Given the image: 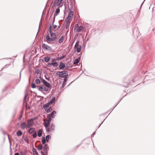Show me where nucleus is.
<instances>
[{"instance_id": "nucleus-30", "label": "nucleus", "mask_w": 155, "mask_h": 155, "mask_svg": "<svg viewBox=\"0 0 155 155\" xmlns=\"http://www.w3.org/2000/svg\"><path fill=\"white\" fill-rule=\"evenodd\" d=\"M50 104L48 102V103L45 104V105H44L43 108H47V107H48L49 106V105Z\"/></svg>"}, {"instance_id": "nucleus-45", "label": "nucleus", "mask_w": 155, "mask_h": 155, "mask_svg": "<svg viewBox=\"0 0 155 155\" xmlns=\"http://www.w3.org/2000/svg\"><path fill=\"white\" fill-rule=\"evenodd\" d=\"M51 61L52 62H54L55 61V59H54L53 58H51Z\"/></svg>"}, {"instance_id": "nucleus-47", "label": "nucleus", "mask_w": 155, "mask_h": 155, "mask_svg": "<svg viewBox=\"0 0 155 155\" xmlns=\"http://www.w3.org/2000/svg\"><path fill=\"white\" fill-rule=\"evenodd\" d=\"M53 28L54 29H55L57 27V26L56 25H53Z\"/></svg>"}, {"instance_id": "nucleus-6", "label": "nucleus", "mask_w": 155, "mask_h": 155, "mask_svg": "<svg viewBox=\"0 0 155 155\" xmlns=\"http://www.w3.org/2000/svg\"><path fill=\"white\" fill-rule=\"evenodd\" d=\"M42 47L44 50L49 51H51L52 50V48L50 46L45 43L43 44Z\"/></svg>"}, {"instance_id": "nucleus-40", "label": "nucleus", "mask_w": 155, "mask_h": 155, "mask_svg": "<svg viewBox=\"0 0 155 155\" xmlns=\"http://www.w3.org/2000/svg\"><path fill=\"white\" fill-rule=\"evenodd\" d=\"M32 136L34 138H35L37 136V133L36 132H35L32 135Z\"/></svg>"}, {"instance_id": "nucleus-25", "label": "nucleus", "mask_w": 155, "mask_h": 155, "mask_svg": "<svg viewBox=\"0 0 155 155\" xmlns=\"http://www.w3.org/2000/svg\"><path fill=\"white\" fill-rule=\"evenodd\" d=\"M35 82L36 84L38 85L40 84L41 83L40 81L38 78H37L35 79Z\"/></svg>"}, {"instance_id": "nucleus-17", "label": "nucleus", "mask_w": 155, "mask_h": 155, "mask_svg": "<svg viewBox=\"0 0 155 155\" xmlns=\"http://www.w3.org/2000/svg\"><path fill=\"white\" fill-rule=\"evenodd\" d=\"M38 88V90L41 92H43L44 91L43 88V87L42 85H38L37 86V87Z\"/></svg>"}, {"instance_id": "nucleus-22", "label": "nucleus", "mask_w": 155, "mask_h": 155, "mask_svg": "<svg viewBox=\"0 0 155 155\" xmlns=\"http://www.w3.org/2000/svg\"><path fill=\"white\" fill-rule=\"evenodd\" d=\"M42 135V131L41 130H38V136L39 137H41Z\"/></svg>"}, {"instance_id": "nucleus-50", "label": "nucleus", "mask_w": 155, "mask_h": 155, "mask_svg": "<svg viewBox=\"0 0 155 155\" xmlns=\"http://www.w3.org/2000/svg\"><path fill=\"white\" fill-rule=\"evenodd\" d=\"M30 126H29V125H28H28H26V127L29 128Z\"/></svg>"}, {"instance_id": "nucleus-2", "label": "nucleus", "mask_w": 155, "mask_h": 155, "mask_svg": "<svg viewBox=\"0 0 155 155\" xmlns=\"http://www.w3.org/2000/svg\"><path fill=\"white\" fill-rule=\"evenodd\" d=\"M57 75H58L60 78H67L68 74L67 73H66L65 71H58L56 73Z\"/></svg>"}, {"instance_id": "nucleus-16", "label": "nucleus", "mask_w": 155, "mask_h": 155, "mask_svg": "<svg viewBox=\"0 0 155 155\" xmlns=\"http://www.w3.org/2000/svg\"><path fill=\"white\" fill-rule=\"evenodd\" d=\"M65 65L64 63L61 62L60 63V64L59 66V68L60 69H62L64 68L65 67Z\"/></svg>"}, {"instance_id": "nucleus-44", "label": "nucleus", "mask_w": 155, "mask_h": 155, "mask_svg": "<svg viewBox=\"0 0 155 155\" xmlns=\"http://www.w3.org/2000/svg\"><path fill=\"white\" fill-rule=\"evenodd\" d=\"M78 24H76L75 25V26H74V29L76 30V29L77 28H78Z\"/></svg>"}, {"instance_id": "nucleus-24", "label": "nucleus", "mask_w": 155, "mask_h": 155, "mask_svg": "<svg viewBox=\"0 0 155 155\" xmlns=\"http://www.w3.org/2000/svg\"><path fill=\"white\" fill-rule=\"evenodd\" d=\"M16 134L18 136H20L22 135V133L21 130H19L17 132Z\"/></svg>"}, {"instance_id": "nucleus-53", "label": "nucleus", "mask_w": 155, "mask_h": 155, "mask_svg": "<svg viewBox=\"0 0 155 155\" xmlns=\"http://www.w3.org/2000/svg\"><path fill=\"white\" fill-rule=\"evenodd\" d=\"M21 71H20V78H21Z\"/></svg>"}, {"instance_id": "nucleus-51", "label": "nucleus", "mask_w": 155, "mask_h": 155, "mask_svg": "<svg viewBox=\"0 0 155 155\" xmlns=\"http://www.w3.org/2000/svg\"><path fill=\"white\" fill-rule=\"evenodd\" d=\"M15 155H19V154L18 153H15Z\"/></svg>"}, {"instance_id": "nucleus-4", "label": "nucleus", "mask_w": 155, "mask_h": 155, "mask_svg": "<svg viewBox=\"0 0 155 155\" xmlns=\"http://www.w3.org/2000/svg\"><path fill=\"white\" fill-rule=\"evenodd\" d=\"M49 149V147L47 144L45 145L44 147L43 148V150L44 152L42 151H41V153L42 155H45V153H47L48 150Z\"/></svg>"}, {"instance_id": "nucleus-32", "label": "nucleus", "mask_w": 155, "mask_h": 155, "mask_svg": "<svg viewBox=\"0 0 155 155\" xmlns=\"http://www.w3.org/2000/svg\"><path fill=\"white\" fill-rule=\"evenodd\" d=\"M42 143L43 144H45L46 143V140L44 137H43L42 138Z\"/></svg>"}, {"instance_id": "nucleus-8", "label": "nucleus", "mask_w": 155, "mask_h": 155, "mask_svg": "<svg viewBox=\"0 0 155 155\" xmlns=\"http://www.w3.org/2000/svg\"><path fill=\"white\" fill-rule=\"evenodd\" d=\"M42 81L43 83L45 85V86L46 87H50L51 85L48 82L46 81L44 79H42Z\"/></svg>"}, {"instance_id": "nucleus-13", "label": "nucleus", "mask_w": 155, "mask_h": 155, "mask_svg": "<svg viewBox=\"0 0 155 155\" xmlns=\"http://www.w3.org/2000/svg\"><path fill=\"white\" fill-rule=\"evenodd\" d=\"M51 121V120L48 119L47 120V121L45 123L44 126L46 128L48 127L49 123Z\"/></svg>"}, {"instance_id": "nucleus-37", "label": "nucleus", "mask_w": 155, "mask_h": 155, "mask_svg": "<svg viewBox=\"0 0 155 155\" xmlns=\"http://www.w3.org/2000/svg\"><path fill=\"white\" fill-rule=\"evenodd\" d=\"M42 144H40L39 146L37 147L38 149L39 150H40L42 149Z\"/></svg>"}, {"instance_id": "nucleus-52", "label": "nucleus", "mask_w": 155, "mask_h": 155, "mask_svg": "<svg viewBox=\"0 0 155 155\" xmlns=\"http://www.w3.org/2000/svg\"><path fill=\"white\" fill-rule=\"evenodd\" d=\"M45 11V10H44L43 11V12H42V15H43V14H44V11Z\"/></svg>"}, {"instance_id": "nucleus-43", "label": "nucleus", "mask_w": 155, "mask_h": 155, "mask_svg": "<svg viewBox=\"0 0 155 155\" xmlns=\"http://www.w3.org/2000/svg\"><path fill=\"white\" fill-rule=\"evenodd\" d=\"M65 55H63L62 56H61L59 58V59L60 60H61L63 58H65Z\"/></svg>"}, {"instance_id": "nucleus-27", "label": "nucleus", "mask_w": 155, "mask_h": 155, "mask_svg": "<svg viewBox=\"0 0 155 155\" xmlns=\"http://www.w3.org/2000/svg\"><path fill=\"white\" fill-rule=\"evenodd\" d=\"M79 59H80V57H79L78 58L76 59L74 61V64H78L79 61Z\"/></svg>"}, {"instance_id": "nucleus-10", "label": "nucleus", "mask_w": 155, "mask_h": 155, "mask_svg": "<svg viewBox=\"0 0 155 155\" xmlns=\"http://www.w3.org/2000/svg\"><path fill=\"white\" fill-rule=\"evenodd\" d=\"M48 65H52L54 67H57L58 66V63L57 62H54L48 63Z\"/></svg>"}, {"instance_id": "nucleus-19", "label": "nucleus", "mask_w": 155, "mask_h": 155, "mask_svg": "<svg viewBox=\"0 0 155 155\" xmlns=\"http://www.w3.org/2000/svg\"><path fill=\"white\" fill-rule=\"evenodd\" d=\"M35 129L34 128H30L28 130V132L30 134H32L34 131Z\"/></svg>"}, {"instance_id": "nucleus-54", "label": "nucleus", "mask_w": 155, "mask_h": 155, "mask_svg": "<svg viewBox=\"0 0 155 155\" xmlns=\"http://www.w3.org/2000/svg\"><path fill=\"white\" fill-rule=\"evenodd\" d=\"M21 117H22V116H21L20 117H19V118H20H20H21Z\"/></svg>"}, {"instance_id": "nucleus-56", "label": "nucleus", "mask_w": 155, "mask_h": 155, "mask_svg": "<svg viewBox=\"0 0 155 155\" xmlns=\"http://www.w3.org/2000/svg\"><path fill=\"white\" fill-rule=\"evenodd\" d=\"M55 18V16H54V19Z\"/></svg>"}, {"instance_id": "nucleus-33", "label": "nucleus", "mask_w": 155, "mask_h": 155, "mask_svg": "<svg viewBox=\"0 0 155 155\" xmlns=\"http://www.w3.org/2000/svg\"><path fill=\"white\" fill-rule=\"evenodd\" d=\"M67 81V78H64V81H63V87L64 86H65V85L66 83V82Z\"/></svg>"}, {"instance_id": "nucleus-29", "label": "nucleus", "mask_w": 155, "mask_h": 155, "mask_svg": "<svg viewBox=\"0 0 155 155\" xmlns=\"http://www.w3.org/2000/svg\"><path fill=\"white\" fill-rule=\"evenodd\" d=\"M31 87L33 88H36L37 87V86L36 85L35 83H32L31 84Z\"/></svg>"}, {"instance_id": "nucleus-35", "label": "nucleus", "mask_w": 155, "mask_h": 155, "mask_svg": "<svg viewBox=\"0 0 155 155\" xmlns=\"http://www.w3.org/2000/svg\"><path fill=\"white\" fill-rule=\"evenodd\" d=\"M50 87H48L45 86L43 88V90L46 91H48V89Z\"/></svg>"}, {"instance_id": "nucleus-3", "label": "nucleus", "mask_w": 155, "mask_h": 155, "mask_svg": "<svg viewBox=\"0 0 155 155\" xmlns=\"http://www.w3.org/2000/svg\"><path fill=\"white\" fill-rule=\"evenodd\" d=\"M79 42L77 41L74 46V48L76 49L77 52L78 53L80 52L81 49V46L79 45Z\"/></svg>"}, {"instance_id": "nucleus-14", "label": "nucleus", "mask_w": 155, "mask_h": 155, "mask_svg": "<svg viewBox=\"0 0 155 155\" xmlns=\"http://www.w3.org/2000/svg\"><path fill=\"white\" fill-rule=\"evenodd\" d=\"M20 126L22 129H24L26 127V124L25 122H23L21 123Z\"/></svg>"}, {"instance_id": "nucleus-15", "label": "nucleus", "mask_w": 155, "mask_h": 155, "mask_svg": "<svg viewBox=\"0 0 155 155\" xmlns=\"http://www.w3.org/2000/svg\"><path fill=\"white\" fill-rule=\"evenodd\" d=\"M84 28L83 26H80L78 27L76 29V31L78 32H79L83 29Z\"/></svg>"}, {"instance_id": "nucleus-12", "label": "nucleus", "mask_w": 155, "mask_h": 155, "mask_svg": "<svg viewBox=\"0 0 155 155\" xmlns=\"http://www.w3.org/2000/svg\"><path fill=\"white\" fill-rule=\"evenodd\" d=\"M64 39V35H62L61 36L60 38L58 40V42L59 43H62Z\"/></svg>"}, {"instance_id": "nucleus-28", "label": "nucleus", "mask_w": 155, "mask_h": 155, "mask_svg": "<svg viewBox=\"0 0 155 155\" xmlns=\"http://www.w3.org/2000/svg\"><path fill=\"white\" fill-rule=\"evenodd\" d=\"M63 0H58L56 4L57 6H59Z\"/></svg>"}, {"instance_id": "nucleus-1", "label": "nucleus", "mask_w": 155, "mask_h": 155, "mask_svg": "<svg viewBox=\"0 0 155 155\" xmlns=\"http://www.w3.org/2000/svg\"><path fill=\"white\" fill-rule=\"evenodd\" d=\"M49 33L51 35V38L49 37V35H47L46 36V39L48 43H49V42L56 41L58 37L55 33H53V32H51V31Z\"/></svg>"}, {"instance_id": "nucleus-20", "label": "nucleus", "mask_w": 155, "mask_h": 155, "mask_svg": "<svg viewBox=\"0 0 155 155\" xmlns=\"http://www.w3.org/2000/svg\"><path fill=\"white\" fill-rule=\"evenodd\" d=\"M28 95L27 94H26L25 96V97L23 99V103H25L26 104H27V102L26 101V99Z\"/></svg>"}, {"instance_id": "nucleus-11", "label": "nucleus", "mask_w": 155, "mask_h": 155, "mask_svg": "<svg viewBox=\"0 0 155 155\" xmlns=\"http://www.w3.org/2000/svg\"><path fill=\"white\" fill-rule=\"evenodd\" d=\"M44 109L45 111L47 113H49L53 110L52 107H47V108L44 107Z\"/></svg>"}, {"instance_id": "nucleus-46", "label": "nucleus", "mask_w": 155, "mask_h": 155, "mask_svg": "<svg viewBox=\"0 0 155 155\" xmlns=\"http://www.w3.org/2000/svg\"><path fill=\"white\" fill-rule=\"evenodd\" d=\"M69 68V66L68 65H66L65 67V69L67 70Z\"/></svg>"}, {"instance_id": "nucleus-38", "label": "nucleus", "mask_w": 155, "mask_h": 155, "mask_svg": "<svg viewBox=\"0 0 155 155\" xmlns=\"http://www.w3.org/2000/svg\"><path fill=\"white\" fill-rule=\"evenodd\" d=\"M20 155H26L25 151H22L21 152Z\"/></svg>"}, {"instance_id": "nucleus-57", "label": "nucleus", "mask_w": 155, "mask_h": 155, "mask_svg": "<svg viewBox=\"0 0 155 155\" xmlns=\"http://www.w3.org/2000/svg\"><path fill=\"white\" fill-rule=\"evenodd\" d=\"M29 82H30V78L29 79Z\"/></svg>"}, {"instance_id": "nucleus-9", "label": "nucleus", "mask_w": 155, "mask_h": 155, "mask_svg": "<svg viewBox=\"0 0 155 155\" xmlns=\"http://www.w3.org/2000/svg\"><path fill=\"white\" fill-rule=\"evenodd\" d=\"M28 123L29 126H31L34 124V119H31L28 120Z\"/></svg>"}, {"instance_id": "nucleus-26", "label": "nucleus", "mask_w": 155, "mask_h": 155, "mask_svg": "<svg viewBox=\"0 0 155 155\" xmlns=\"http://www.w3.org/2000/svg\"><path fill=\"white\" fill-rule=\"evenodd\" d=\"M32 151L34 155H39L35 149L33 148L32 150Z\"/></svg>"}, {"instance_id": "nucleus-36", "label": "nucleus", "mask_w": 155, "mask_h": 155, "mask_svg": "<svg viewBox=\"0 0 155 155\" xmlns=\"http://www.w3.org/2000/svg\"><path fill=\"white\" fill-rule=\"evenodd\" d=\"M70 22L69 23H68V22H67V21L66 22V25L65 27L66 29H67L68 28L69 25H70Z\"/></svg>"}, {"instance_id": "nucleus-34", "label": "nucleus", "mask_w": 155, "mask_h": 155, "mask_svg": "<svg viewBox=\"0 0 155 155\" xmlns=\"http://www.w3.org/2000/svg\"><path fill=\"white\" fill-rule=\"evenodd\" d=\"M60 12V8L59 7H58L56 11V15H55L57 16L58 14Z\"/></svg>"}, {"instance_id": "nucleus-18", "label": "nucleus", "mask_w": 155, "mask_h": 155, "mask_svg": "<svg viewBox=\"0 0 155 155\" xmlns=\"http://www.w3.org/2000/svg\"><path fill=\"white\" fill-rule=\"evenodd\" d=\"M50 59V58L49 57H45L44 58V61L46 62H48Z\"/></svg>"}, {"instance_id": "nucleus-55", "label": "nucleus", "mask_w": 155, "mask_h": 155, "mask_svg": "<svg viewBox=\"0 0 155 155\" xmlns=\"http://www.w3.org/2000/svg\"><path fill=\"white\" fill-rule=\"evenodd\" d=\"M95 134V132H94V133L93 134V136L94 135V134Z\"/></svg>"}, {"instance_id": "nucleus-5", "label": "nucleus", "mask_w": 155, "mask_h": 155, "mask_svg": "<svg viewBox=\"0 0 155 155\" xmlns=\"http://www.w3.org/2000/svg\"><path fill=\"white\" fill-rule=\"evenodd\" d=\"M56 113V112L55 111H53L51 114H49L47 116V118L50 120H51V118H54V115Z\"/></svg>"}, {"instance_id": "nucleus-39", "label": "nucleus", "mask_w": 155, "mask_h": 155, "mask_svg": "<svg viewBox=\"0 0 155 155\" xmlns=\"http://www.w3.org/2000/svg\"><path fill=\"white\" fill-rule=\"evenodd\" d=\"M24 140L25 141H26L27 143H29V140L28 138L27 137H25L24 138Z\"/></svg>"}, {"instance_id": "nucleus-21", "label": "nucleus", "mask_w": 155, "mask_h": 155, "mask_svg": "<svg viewBox=\"0 0 155 155\" xmlns=\"http://www.w3.org/2000/svg\"><path fill=\"white\" fill-rule=\"evenodd\" d=\"M55 101V97H53L51 99V100L49 102L50 104H52Z\"/></svg>"}, {"instance_id": "nucleus-41", "label": "nucleus", "mask_w": 155, "mask_h": 155, "mask_svg": "<svg viewBox=\"0 0 155 155\" xmlns=\"http://www.w3.org/2000/svg\"><path fill=\"white\" fill-rule=\"evenodd\" d=\"M51 28H52L51 25H50V27L48 28V29L49 30V33L51 32H51H52L51 30Z\"/></svg>"}, {"instance_id": "nucleus-42", "label": "nucleus", "mask_w": 155, "mask_h": 155, "mask_svg": "<svg viewBox=\"0 0 155 155\" xmlns=\"http://www.w3.org/2000/svg\"><path fill=\"white\" fill-rule=\"evenodd\" d=\"M35 72L37 74H38L40 73V71L39 70L37 69L35 71Z\"/></svg>"}, {"instance_id": "nucleus-7", "label": "nucleus", "mask_w": 155, "mask_h": 155, "mask_svg": "<svg viewBox=\"0 0 155 155\" xmlns=\"http://www.w3.org/2000/svg\"><path fill=\"white\" fill-rule=\"evenodd\" d=\"M73 11H70V12L67 18V22H68L70 20L72 19L73 17Z\"/></svg>"}, {"instance_id": "nucleus-31", "label": "nucleus", "mask_w": 155, "mask_h": 155, "mask_svg": "<svg viewBox=\"0 0 155 155\" xmlns=\"http://www.w3.org/2000/svg\"><path fill=\"white\" fill-rule=\"evenodd\" d=\"M51 138V137L49 135H47L46 137V140L48 142Z\"/></svg>"}, {"instance_id": "nucleus-48", "label": "nucleus", "mask_w": 155, "mask_h": 155, "mask_svg": "<svg viewBox=\"0 0 155 155\" xmlns=\"http://www.w3.org/2000/svg\"><path fill=\"white\" fill-rule=\"evenodd\" d=\"M55 61H58L59 60H60V59H59V58H57L55 59Z\"/></svg>"}, {"instance_id": "nucleus-23", "label": "nucleus", "mask_w": 155, "mask_h": 155, "mask_svg": "<svg viewBox=\"0 0 155 155\" xmlns=\"http://www.w3.org/2000/svg\"><path fill=\"white\" fill-rule=\"evenodd\" d=\"M55 126L53 124H51L50 127V130L53 131L54 130Z\"/></svg>"}, {"instance_id": "nucleus-49", "label": "nucleus", "mask_w": 155, "mask_h": 155, "mask_svg": "<svg viewBox=\"0 0 155 155\" xmlns=\"http://www.w3.org/2000/svg\"><path fill=\"white\" fill-rule=\"evenodd\" d=\"M45 78L48 81H49L50 80V78H49L46 77Z\"/></svg>"}]
</instances>
